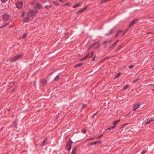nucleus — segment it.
<instances>
[{
    "mask_svg": "<svg viewBox=\"0 0 154 154\" xmlns=\"http://www.w3.org/2000/svg\"><path fill=\"white\" fill-rule=\"evenodd\" d=\"M89 55V54H87L83 58L80 60L81 61H82L84 60L85 59L87 58L88 57Z\"/></svg>",
    "mask_w": 154,
    "mask_h": 154,
    "instance_id": "2eb2a0df",
    "label": "nucleus"
},
{
    "mask_svg": "<svg viewBox=\"0 0 154 154\" xmlns=\"http://www.w3.org/2000/svg\"><path fill=\"white\" fill-rule=\"evenodd\" d=\"M85 9H86V8H84L82 10L79 11H78V12H77V13H81Z\"/></svg>",
    "mask_w": 154,
    "mask_h": 154,
    "instance_id": "a211bd4d",
    "label": "nucleus"
},
{
    "mask_svg": "<svg viewBox=\"0 0 154 154\" xmlns=\"http://www.w3.org/2000/svg\"><path fill=\"white\" fill-rule=\"evenodd\" d=\"M1 2L4 3L7 0H1Z\"/></svg>",
    "mask_w": 154,
    "mask_h": 154,
    "instance_id": "473e14b6",
    "label": "nucleus"
},
{
    "mask_svg": "<svg viewBox=\"0 0 154 154\" xmlns=\"http://www.w3.org/2000/svg\"><path fill=\"white\" fill-rule=\"evenodd\" d=\"M76 149L77 147H75L72 151V154H75V153L76 151Z\"/></svg>",
    "mask_w": 154,
    "mask_h": 154,
    "instance_id": "ddd939ff",
    "label": "nucleus"
},
{
    "mask_svg": "<svg viewBox=\"0 0 154 154\" xmlns=\"http://www.w3.org/2000/svg\"><path fill=\"white\" fill-rule=\"evenodd\" d=\"M89 58H91L92 57V56H88V57Z\"/></svg>",
    "mask_w": 154,
    "mask_h": 154,
    "instance_id": "a18cd8bd",
    "label": "nucleus"
},
{
    "mask_svg": "<svg viewBox=\"0 0 154 154\" xmlns=\"http://www.w3.org/2000/svg\"><path fill=\"white\" fill-rule=\"evenodd\" d=\"M80 5V4L79 3V4H77L76 5H75L73 7V8H75L76 7H78Z\"/></svg>",
    "mask_w": 154,
    "mask_h": 154,
    "instance_id": "a878e982",
    "label": "nucleus"
},
{
    "mask_svg": "<svg viewBox=\"0 0 154 154\" xmlns=\"http://www.w3.org/2000/svg\"><path fill=\"white\" fill-rule=\"evenodd\" d=\"M153 121V120L152 119V120L149 121H147L145 123V124H149L151 122Z\"/></svg>",
    "mask_w": 154,
    "mask_h": 154,
    "instance_id": "6ab92c4d",
    "label": "nucleus"
},
{
    "mask_svg": "<svg viewBox=\"0 0 154 154\" xmlns=\"http://www.w3.org/2000/svg\"><path fill=\"white\" fill-rule=\"evenodd\" d=\"M111 31V32L109 34H110L112 32V30H111L110 31Z\"/></svg>",
    "mask_w": 154,
    "mask_h": 154,
    "instance_id": "37998d69",
    "label": "nucleus"
},
{
    "mask_svg": "<svg viewBox=\"0 0 154 154\" xmlns=\"http://www.w3.org/2000/svg\"><path fill=\"white\" fill-rule=\"evenodd\" d=\"M119 40H117V41L115 43H114L113 44V45H112V47H113H113H114V45H116L117 43L118 42H119Z\"/></svg>",
    "mask_w": 154,
    "mask_h": 154,
    "instance_id": "bb28decb",
    "label": "nucleus"
},
{
    "mask_svg": "<svg viewBox=\"0 0 154 154\" xmlns=\"http://www.w3.org/2000/svg\"><path fill=\"white\" fill-rule=\"evenodd\" d=\"M120 74H121V73H119L117 75L115 76L114 78V79H116L119 76H120Z\"/></svg>",
    "mask_w": 154,
    "mask_h": 154,
    "instance_id": "393cba45",
    "label": "nucleus"
},
{
    "mask_svg": "<svg viewBox=\"0 0 154 154\" xmlns=\"http://www.w3.org/2000/svg\"><path fill=\"white\" fill-rule=\"evenodd\" d=\"M31 5L34 8H36L40 9L42 8V5L36 1H34L32 2Z\"/></svg>",
    "mask_w": 154,
    "mask_h": 154,
    "instance_id": "f257e3e1",
    "label": "nucleus"
},
{
    "mask_svg": "<svg viewBox=\"0 0 154 154\" xmlns=\"http://www.w3.org/2000/svg\"><path fill=\"white\" fill-rule=\"evenodd\" d=\"M85 107V106H83V108H84Z\"/></svg>",
    "mask_w": 154,
    "mask_h": 154,
    "instance_id": "09e8293b",
    "label": "nucleus"
},
{
    "mask_svg": "<svg viewBox=\"0 0 154 154\" xmlns=\"http://www.w3.org/2000/svg\"><path fill=\"white\" fill-rule=\"evenodd\" d=\"M12 83H11L10 84V85H11V84Z\"/></svg>",
    "mask_w": 154,
    "mask_h": 154,
    "instance_id": "8fccbe9b",
    "label": "nucleus"
},
{
    "mask_svg": "<svg viewBox=\"0 0 154 154\" xmlns=\"http://www.w3.org/2000/svg\"><path fill=\"white\" fill-rule=\"evenodd\" d=\"M97 43L96 42V43H94V44H92V45H91V46H90V47L89 48H88V50L90 49L91 48V47H93V46H94L95 45H96Z\"/></svg>",
    "mask_w": 154,
    "mask_h": 154,
    "instance_id": "412c9836",
    "label": "nucleus"
},
{
    "mask_svg": "<svg viewBox=\"0 0 154 154\" xmlns=\"http://www.w3.org/2000/svg\"><path fill=\"white\" fill-rule=\"evenodd\" d=\"M146 152V151H143L141 152V154H144Z\"/></svg>",
    "mask_w": 154,
    "mask_h": 154,
    "instance_id": "2f4dec72",
    "label": "nucleus"
},
{
    "mask_svg": "<svg viewBox=\"0 0 154 154\" xmlns=\"http://www.w3.org/2000/svg\"><path fill=\"white\" fill-rule=\"evenodd\" d=\"M21 57V55H18L17 56H16L15 57L11 59V61L12 62H14L16 60L19 59Z\"/></svg>",
    "mask_w": 154,
    "mask_h": 154,
    "instance_id": "20e7f679",
    "label": "nucleus"
},
{
    "mask_svg": "<svg viewBox=\"0 0 154 154\" xmlns=\"http://www.w3.org/2000/svg\"><path fill=\"white\" fill-rule=\"evenodd\" d=\"M46 139L44 140L43 142L40 144L41 146H43L45 145L46 144V142H45Z\"/></svg>",
    "mask_w": 154,
    "mask_h": 154,
    "instance_id": "dca6fc26",
    "label": "nucleus"
},
{
    "mask_svg": "<svg viewBox=\"0 0 154 154\" xmlns=\"http://www.w3.org/2000/svg\"><path fill=\"white\" fill-rule=\"evenodd\" d=\"M11 17V16L8 14H5L3 15V18L5 20H8Z\"/></svg>",
    "mask_w": 154,
    "mask_h": 154,
    "instance_id": "7ed1b4c3",
    "label": "nucleus"
},
{
    "mask_svg": "<svg viewBox=\"0 0 154 154\" xmlns=\"http://www.w3.org/2000/svg\"><path fill=\"white\" fill-rule=\"evenodd\" d=\"M119 121V120H117L116 121H114L113 123V126H114V127H115L116 126V125L117 123Z\"/></svg>",
    "mask_w": 154,
    "mask_h": 154,
    "instance_id": "4468645a",
    "label": "nucleus"
},
{
    "mask_svg": "<svg viewBox=\"0 0 154 154\" xmlns=\"http://www.w3.org/2000/svg\"><path fill=\"white\" fill-rule=\"evenodd\" d=\"M38 13V11L36 9L30 10L29 11L28 15L30 17L35 15Z\"/></svg>",
    "mask_w": 154,
    "mask_h": 154,
    "instance_id": "f03ea898",
    "label": "nucleus"
},
{
    "mask_svg": "<svg viewBox=\"0 0 154 154\" xmlns=\"http://www.w3.org/2000/svg\"><path fill=\"white\" fill-rule=\"evenodd\" d=\"M102 136H103V135H100V136H98V137H97V139H100L102 137Z\"/></svg>",
    "mask_w": 154,
    "mask_h": 154,
    "instance_id": "cd10ccee",
    "label": "nucleus"
},
{
    "mask_svg": "<svg viewBox=\"0 0 154 154\" xmlns=\"http://www.w3.org/2000/svg\"><path fill=\"white\" fill-rule=\"evenodd\" d=\"M82 132L83 133H85L86 132V131L84 129L82 131Z\"/></svg>",
    "mask_w": 154,
    "mask_h": 154,
    "instance_id": "c9c22d12",
    "label": "nucleus"
},
{
    "mask_svg": "<svg viewBox=\"0 0 154 154\" xmlns=\"http://www.w3.org/2000/svg\"><path fill=\"white\" fill-rule=\"evenodd\" d=\"M139 79H137L136 80H134L133 81V83H136V82H137L139 80Z\"/></svg>",
    "mask_w": 154,
    "mask_h": 154,
    "instance_id": "c85d7f7f",
    "label": "nucleus"
},
{
    "mask_svg": "<svg viewBox=\"0 0 154 154\" xmlns=\"http://www.w3.org/2000/svg\"><path fill=\"white\" fill-rule=\"evenodd\" d=\"M153 69H154V67L153 68Z\"/></svg>",
    "mask_w": 154,
    "mask_h": 154,
    "instance_id": "603ef678",
    "label": "nucleus"
},
{
    "mask_svg": "<svg viewBox=\"0 0 154 154\" xmlns=\"http://www.w3.org/2000/svg\"><path fill=\"white\" fill-rule=\"evenodd\" d=\"M41 83L42 85H45L46 84V81L45 79H42L41 81Z\"/></svg>",
    "mask_w": 154,
    "mask_h": 154,
    "instance_id": "1a4fd4ad",
    "label": "nucleus"
},
{
    "mask_svg": "<svg viewBox=\"0 0 154 154\" xmlns=\"http://www.w3.org/2000/svg\"><path fill=\"white\" fill-rule=\"evenodd\" d=\"M8 23H7L6 24H5V26H3V27H4V26H6V25H7V24H8Z\"/></svg>",
    "mask_w": 154,
    "mask_h": 154,
    "instance_id": "c03bdc74",
    "label": "nucleus"
},
{
    "mask_svg": "<svg viewBox=\"0 0 154 154\" xmlns=\"http://www.w3.org/2000/svg\"><path fill=\"white\" fill-rule=\"evenodd\" d=\"M106 42V41H105V42H104L103 43H106V42Z\"/></svg>",
    "mask_w": 154,
    "mask_h": 154,
    "instance_id": "49530a36",
    "label": "nucleus"
},
{
    "mask_svg": "<svg viewBox=\"0 0 154 154\" xmlns=\"http://www.w3.org/2000/svg\"><path fill=\"white\" fill-rule=\"evenodd\" d=\"M127 31V30H126V32H125L123 33V34H122V36L124 35L125 34V33H126V32Z\"/></svg>",
    "mask_w": 154,
    "mask_h": 154,
    "instance_id": "e433bc0d",
    "label": "nucleus"
},
{
    "mask_svg": "<svg viewBox=\"0 0 154 154\" xmlns=\"http://www.w3.org/2000/svg\"><path fill=\"white\" fill-rule=\"evenodd\" d=\"M23 5V3L21 2H18L16 3L17 7L19 9H21Z\"/></svg>",
    "mask_w": 154,
    "mask_h": 154,
    "instance_id": "39448f33",
    "label": "nucleus"
},
{
    "mask_svg": "<svg viewBox=\"0 0 154 154\" xmlns=\"http://www.w3.org/2000/svg\"><path fill=\"white\" fill-rule=\"evenodd\" d=\"M53 2L54 4L57 6H58L59 5V3L57 2H56L54 1Z\"/></svg>",
    "mask_w": 154,
    "mask_h": 154,
    "instance_id": "b1692460",
    "label": "nucleus"
},
{
    "mask_svg": "<svg viewBox=\"0 0 154 154\" xmlns=\"http://www.w3.org/2000/svg\"><path fill=\"white\" fill-rule=\"evenodd\" d=\"M121 48V47L120 46H119L118 47V48L119 49H120Z\"/></svg>",
    "mask_w": 154,
    "mask_h": 154,
    "instance_id": "a19ab883",
    "label": "nucleus"
},
{
    "mask_svg": "<svg viewBox=\"0 0 154 154\" xmlns=\"http://www.w3.org/2000/svg\"><path fill=\"white\" fill-rule=\"evenodd\" d=\"M115 128V127H114V126H112L111 127H110L109 128L107 129L106 130V131H107L108 130H112L113 129H114Z\"/></svg>",
    "mask_w": 154,
    "mask_h": 154,
    "instance_id": "f8f14e48",
    "label": "nucleus"
},
{
    "mask_svg": "<svg viewBox=\"0 0 154 154\" xmlns=\"http://www.w3.org/2000/svg\"><path fill=\"white\" fill-rule=\"evenodd\" d=\"M99 143L100 144L101 143V141H97V142H91V143L90 144V145H94V144H96L97 143Z\"/></svg>",
    "mask_w": 154,
    "mask_h": 154,
    "instance_id": "9b49d317",
    "label": "nucleus"
},
{
    "mask_svg": "<svg viewBox=\"0 0 154 154\" xmlns=\"http://www.w3.org/2000/svg\"><path fill=\"white\" fill-rule=\"evenodd\" d=\"M93 53H92V55H93Z\"/></svg>",
    "mask_w": 154,
    "mask_h": 154,
    "instance_id": "3c124183",
    "label": "nucleus"
},
{
    "mask_svg": "<svg viewBox=\"0 0 154 154\" xmlns=\"http://www.w3.org/2000/svg\"><path fill=\"white\" fill-rule=\"evenodd\" d=\"M59 79V77L58 75H57L56 76V77L54 78V80L55 81H57Z\"/></svg>",
    "mask_w": 154,
    "mask_h": 154,
    "instance_id": "aec40b11",
    "label": "nucleus"
},
{
    "mask_svg": "<svg viewBox=\"0 0 154 154\" xmlns=\"http://www.w3.org/2000/svg\"><path fill=\"white\" fill-rule=\"evenodd\" d=\"M94 138H90L89 139V140H93V139H94Z\"/></svg>",
    "mask_w": 154,
    "mask_h": 154,
    "instance_id": "58836bf2",
    "label": "nucleus"
},
{
    "mask_svg": "<svg viewBox=\"0 0 154 154\" xmlns=\"http://www.w3.org/2000/svg\"><path fill=\"white\" fill-rule=\"evenodd\" d=\"M26 35H27V34H24L23 35V37L25 38L26 37Z\"/></svg>",
    "mask_w": 154,
    "mask_h": 154,
    "instance_id": "72a5a7b5",
    "label": "nucleus"
},
{
    "mask_svg": "<svg viewBox=\"0 0 154 154\" xmlns=\"http://www.w3.org/2000/svg\"><path fill=\"white\" fill-rule=\"evenodd\" d=\"M48 6L47 5H46L45 6V8H48Z\"/></svg>",
    "mask_w": 154,
    "mask_h": 154,
    "instance_id": "79ce46f5",
    "label": "nucleus"
},
{
    "mask_svg": "<svg viewBox=\"0 0 154 154\" xmlns=\"http://www.w3.org/2000/svg\"><path fill=\"white\" fill-rule=\"evenodd\" d=\"M97 113H94V114L93 115V117H93V118H94V116L96 115V114H97Z\"/></svg>",
    "mask_w": 154,
    "mask_h": 154,
    "instance_id": "f704fd0d",
    "label": "nucleus"
},
{
    "mask_svg": "<svg viewBox=\"0 0 154 154\" xmlns=\"http://www.w3.org/2000/svg\"><path fill=\"white\" fill-rule=\"evenodd\" d=\"M11 27H12V26H11L9 28H10Z\"/></svg>",
    "mask_w": 154,
    "mask_h": 154,
    "instance_id": "de8ad7c7",
    "label": "nucleus"
},
{
    "mask_svg": "<svg viewBox=\"0 0 154 154\" xmlns=\"http://www.w3.org/2000/svg\"><path fill=\"white\" fill-rule=\"evenodd\" d=\"M82 63H79L78 64H76L75 65V67H77V66H81L82 64Z\"/></svg>",
    "mask_w": 154,
    "mask_h": 154,
    "instance_id": "f3484780",
    "label": "nucleus"
},
{
    "mask_svg": "<svg viewBox=\"0 0 154 154\" xmlns=\"http://www.w3.org/2000/svg\"><path fill=\"white\" fill-rule=\"evenodd\" d=\"M140 104L139 103H137L136 104H135L133 106V110H135L137 108H138L140 106Z\"/></svg>",
    "mask_w": 154,
    "mask_h": 154,
    "instance_id": "6e6552de",
    "label": "nucleus"
},
{
    "mask_svg": "<svg viewBox=\"0 0 154 154\" xmlns=\"http://www.w3.org/2000/svg\"><path fill=\"white\" fill-rule=\"evenodd\" d=\"M29 20V18L27 17H25L23 19V22H26Z\"/></svg>",
    "mask_w": 154,
    "mask_h": 154,
    "instance_id": "9d476101",
    "label": "nucleus"
},
{
    "mask_svg": "<svg viewBox=\"0 0 154 154\" xmlns=\"http://www.w3.org/2000/svg\"><path fill=\"white\" fill-rule=\"evenodd\" d=\"M99 47V45L97 47H95V49H97Z\"/></svg>",
    "mask_w": 154,
    "mask_h": 154,
    "instance_id": "4c0bfd02",
    "label": "nucleus"
},
{
    "mask_svg": "<svg viewBox=\"0 0 154 154\" xmlns=\"http://www.w3.org/2000/svg\"><path fill=\"white\" fill-rule=\"evenodd\" d=\"M129 86L128 85H125V86L123 88V89L124 90H125Z\"/></svg>",
    "mask_w": 154,
    "mask_h": 154,
    "instance_id": "5701e85b",
    "label": "nucleus"
},
{
    "mask_svg": "<svg viewBox=\"0 0 154 154\" xmlns=\"http://www.w3.org/2000/svg\"><path fill=\"white\" fill-rule=\"evenodd\" d=\"M95 56L94 57V58L93 59L92 61H94L95 60Z\"/></svg>",
    "mask_w": 154,
    "mask_h": 154,
    "instance_id": "ea45409f",
    "label": "nucleus"
},
{
    "mask_svg": "<svg viewBox=\"0 0 154 154\" xmlns=\"http://www.w3.org/2000/svg\"><path fill=\"white\" fill-rule=\"evenodd\" d=\"M71 142L70 141L67 142L66 148L68 150L70 151L71 150Z\"/></svg>",
    "mask_w": 154,
    "mask_h": 154,
    "instance_id": "423d86ee",
    "label": "nucleus"
},
{
    "mask_svg": "<svg viewBox=\"0 0 154 154\" xmlns=\"http://www.w3.org/2000/svg\"><path fill=\"white\" fill-rule=\"evenodd\" d=\"M138 20V19H137L134 20L133 21H132L131 22V24L129 26V28H130L132 26L135 24Z\"/></svg>",
    "mask_w": 154,
    "mask_h": 154,
    "instance_id": "0eeeda50",
    "label": "nucleus"
},
{
    "mask_svg": "<svg viewBox=\"0 0 154 154\" xmlns=\"http://www.w3.org/2000/svg\"><path fill=\"white\" fill-rule=\"evenodd\" d=\"M134 65H131L129 66V68L130 69H132L134 67Z\"/></svg>",
    "mask_w": 154,
    "mask_h": 154,
    "instance_id": "7c9ffc66",
    "label": "nucleus"
},
{
    "mask_svg": "<svg viewBox=\"0 0 154 154\" xmlns=\"http://www.w3.org/2000/svg\"><path fill=\"white\" fill-rule=\"evenodd\" d=\"M122 32V30H119V31L118 32V33H117V34H116V37L117 36L119 35V33H121V32Z\"/></svg>",
    "mask_w": 154,
    "mask_h": 154,
    "instance_id": "4be33fe9",
    "label": "nucleus"
},
{
    "mask_svg": "<svg viewBox=\"0 0 154 154\" xmlns=\"http://www.w3.org/2000/svg\"><path fill=\"white\" fill-rule=\"evenodd\" d=\"M25 14V12L24 11L23 12V13H22L21 14V17H23L24 16Z\"/></svg>",
    "mask_w": 154,
    "mask_h": 154,
    "instance_id": "c756f323",
    "label": "nucleus"
}]
</instances>
